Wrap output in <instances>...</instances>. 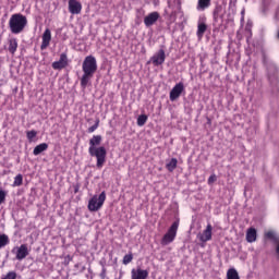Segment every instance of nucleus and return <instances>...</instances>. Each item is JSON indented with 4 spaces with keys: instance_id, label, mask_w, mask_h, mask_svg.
<instances>
[{
    "instance_id": "1",
    "label": "nucleus",
    "mask_w": 279,
    "mask_h": 279,
    "mask_svg": "<svg viewBox=\"0 0 279 279\" xmlns=\"http://www.w3.org/2000/svg\"><path fill=\"white\" fill-rule=\"evenodd\" d=\"M102 137L101 135H93V137L89 140V148L88 154L89 156L96 158L97 163L96 167L98 169H101L106 162V147L99 146L101 145Z\"/></svg>"
},
{
    "instance_id": "2",
    "label": "nucleus",
    "mask_w": 279,
    "mask_h": 279,
    "mask_svg": "<svg viewBox=\"0 0 279 279\" xmlns=\"http://www.w3.org/2000/svg\"><path fill=\"white\" fill-rule=\"evenodd\" d=\"M83 76L81 78L82 88L88 86V82L93 80L95 73H97V59L93 56H87L82 64Z\"/></svg>"
},
{
    "instance_id": "3",
    "label": "nucleus",
    "mask_w": 279,
    "mask_h": 279,
    "mask_svg": "<svg viewBox=\"0 0 279 279\" xmlns=\"http://www.w3.org/2000/svg\"><path fill=\"white\" fill-rule=\"evenodd\" d=\"M263 63L265 64L268 72V80L271 86L272 95H278L279 93V83H278V68L274 62L269 60L267 54L263 53Z\"/></svg>"
},
{
    "instance_id": "4",
    "label": "nucleus",
    "mask_w": 279,
    "mask_h": 279,
    "mask_svg": "<svg viewBox=\"0 0 279 279\" xmlns=\"http://www.w3.org/2000/svg\"><path fill=\"white\" fill-rule=\"evenodd\" d=\"M11 34H21L27 27V17L21 13L11 15L9 20Z\"/></svg>"
},
{
    "instance_id": "5",
    "label": "nucleus",
    "mask_w": 279,
    "mask_h": 279,
    "mask_svg": "<svg viewBox=\"0 0 279 279\" xmlns=\"http://www.w3.org/2000/svg\"><path fill=\"white\" fill-rule=\"evenodd\" d=\"M106 202V192H101L99 195H94L87 205L89 213H97V210H101L104 204Z\"/></svg>"
},
{
    "instance_id": "6",
    "label": "nucleus",
    "mask_w": 279,
    "mask_h": 279,
    "mask_svg": "<svg viewBox=\"0 0 279 279\" xmlns=\"http://www.w3.org/2000/svg\"><path fill=\"white\" fill-rule=\"evenodd\" d=\"M178 228H180V221H174L168 229L167 233L161 239V245H169L175 241L178 236Z\"/></svg>"
},
{
    "instance_id": "7",
    "label": "nucleus",
    "mask_w": 279,
    "mask_h": 279,
    "mask_svg": "<svg viewBox=\"0 0 279 279\" xmlns=\"http://www.w3.org/2000/svg\"><path fill=\"white\" fill-rule=\"evenodd\" d=\"M11 252L12 254H15L16 260H24V258H27V256H29V248L27 247V244L15 246L12 248Z\"/></svg>"
},
{
    "instance_id": "8",
    "label": "nucleus",
    "mask_w": 279,
    "mask_h": 279,
    "mask_svg": "<svg viewBox=\"0 0 279 279\" xmlns=\"http://www.w3.org/2000/svg\"><path fill=\"white\" fill-rule=\"evenodd\" d=\"M182 8L181 0H168V8L166 9V14L169 16H175Z\"/></svg>"
},
{
    "instance_id": "9",
    "label": "nucleus",
    "mask_w": 279,
    "mask_h": 279,
    "mask_svg": "<svg viewBox=\"0 0 279 279\" xmlns=\"http://www.w3.org/2000/svg\"><path fill=\"white\" fill-rule=\"evenodd\" d=\"M184 93V83L180 82L177 83L172 89L170 90V101H177V99H180V96Z\"/></svg>"
},
{
    "instance_id": "10",
    "label": "nucleus",
    "mask_w": 279,
    "mask_h": 279,
    "mask_svg": "<svg viewBox=\"0 0 279 279\" xmlns=\"http://www.w3.org/2000/svg\"><path fill=\"white\" fill-rule=\"evenodd\" d=\"M68 65L69 57H66L65 52L60 54V59L58 61L52 62V69H54V71H62V69H65Z\"/></svg>"
},
{
    "instance_id": "11",
    "label": "nucleus",
    "mask_w": 279,
    "mask_h": 279,
    "mask_svg": "<svg viewBox=\"0 0 279 279\" xmlns=\"http://www.w3.org/2000/svg\"><path fill=\"white\" fill-rule=\"evenodd\" d=\"M165 60H167V54L165 53L163 49H160L150 58V62L154 64V66H160V64H165Z\"/></svg>"
},
{
    "instance_id": "12",
    "label": "nucleus",
    "mask_w": 279,
    "mask_h": 279,
    "mask_svg": "<svg viewBox=\"0 0 279 279\" xmlns=\"http://www.w3.org/2000/svg\"><path fill=\"white\" fill-rule=\"evenodd\" d=\"M198 239L202 243H208L213 239V225L208 223L206 229L198 234Z\"/></svg>"
},
{
    "instance_id": "13",
    "label": "nucleus",
    "mask_w": 279,
    "mask_h": 279,
    "mask_svg": "<svg viewBox=\"0 0 279 279\" xmlns=\"http://www.w3.org/2000/svg\"><path fill=\"white\" fill-rule=\"evenodd\" d=\"M225 19H226V11L221 8H217L214 11V22L216 23V25H218V27L223 26Z\"/></svg>"
},
{
    "instance_id": "14",
    "label": "nucleus",
    "mask_w": 279,
    "mask_h": 279,
    "mask_svg": "<svg viewBox=\"0 0 279 279\" xmlns=\"http://www.w3.org/2000/svg\"><path fill=\"white\" fill-rule=\"evenodd\" d=\"M50 44H51V29L46 28L41 36V45H40L41 51H45V49H47V47H49Z\"/></svg>"
},
{
    "instance_id": "15",
    "label": "nucleus",
    "mask_w": 279,
    "mask_h": 279,
    "mask_svg": "<svg viewBox=\"0 0 279 279\" xmlns=\"http://www.w3.org/2000/svg\"><path fill=\"white\" fill-rule=\"evenodd\" d=\"M160 19V13L158 12H151L148 15L144 17V25L147 27H151L158 20Z\"/></svg>"
},
{
    "instance_id": "16",
    "label": "nucleus",
    "mask_w": 279,
    "mask_h": 279,
    "mask_svg": "<svg viewBox=\"0 0 279 279\" xmlns=\"http://www.w3.org/2000/svg\"><path fill=\"white\" fill-rule=\"evenodd\" d=\"M149 277V270H143L141 267L137 269H132L131 278L132 279H147Z\"/></svg>"
},
{
    "instance_id": "17",
    "label": "nucleus",
    "mask_w": 279,
    "mask_h": 279,
    "mask_svg": "<svg viewBox=\"0 0 279 279\" xmlns=\"http://www.w3.org/2000/svg\"><path fill=\"white\" fill-rule=\"evenodd\" d=\"M69 12L71 14H80L82 12V3L77 0H69Z\"/></svg>"
},
{
    "instance_id": "18",
    "label": "nucleus",
    "mask_w": 279,
    "mask_h": 279,
    "mask_svg": "<svg viewBox=\"0 0 279 279\" xmlns=\"http://www.w3.org/2000/svg\"><path fill=\"white\" fill-rule=\"evenodd\" d=\"M258 236V232L256 231V228L251 227L246 231V241L247 243H254Z\"/></svg>"
},
{
    "instance_id": "19",
    "label": "nucleus",
    "mask_w": 279,
    "mask_h": 279,
    "mask_svg": "<svg viewBox=\"0 0 279 279\" xmlns=\"http://www.w3.org/2000/svg\"><path fill=\"white\" fill-rule=\"evenodd\" d=\"M48 149H49V144L41 143L34 148L33 154L34 156H40L43 151H47Z\"/></svg>"
},
{
    "instance_id": "20",
    "label": "nucleus",
    "mask_w": 279,
    "mask_h": 279,
    "mask_svg": "<svg viewBox=\"0 0 279 279\" xmlns=\"http://www.w3.org/2000/svg\"><path fill=\"white\" fill-rule=\"evenodd\" d=\"M9 53H11L12 56H14L16 53V50L19 49V41L16 40V38H11L9 40Z\"/></svg>"
},
{
    "instance_id": "21",
    "label": "nucleus",
    "mask_w": 279,
    "mask_h": 279,
    "mask_svg": "<svg viewBox=\"0 0 279 279\" xmlns=\"http://www.w3.org/2000/svg\"><path fill=\"white\" fill-rule=\"evenodd\" d=\"M206 29H208V26H206V24L204 23L198 24L197 32H196V36L198 40H202L204 38V34H206Z\"/></svg>"
},
{
    "instance_id": "22",
    "label": "nucleus",
    "mask_w": 279,
    "mask_h": 279,
    "mask_svg": "<svg viewBox=\"0 0 279 279\" xmlns=\"http://www.w3.org/2000/svg\"><path fill=\"white\" fill-rule=\"evenodd\" d=\"M178 167V159L172 158L167 165H166V169H168V171H175V168Z\"/></svg>"
},
{
    "instance_id": "23",
    "label": "nucleus",
    "mask_w": 279,
    "mask_h": 279,
    "mask_svg": "<svg viewBox=\"0 0 279 279\" xmlns=\"http://www.w3.org/2000/svg\"><path fill=\"white\" fill-rule=\"evenodd\" d=\"M227 279H241V277H239V272L236 271V269L230 268L227 271Z\"/></svg>"
},
{
    "instance_id": "24",
    "label": "nucleus",
    "mask_w": 279,
    "mask_h": 279,
    "mask_svg": "<svg viewBox=\"0 0 279 279\" xmlns=\"http://www.w3.org/2000/svg\"><path fill=\"white\" fill-rule=\"evenodd\" d=\"M210 8V0H198L197 10H206Z\"/></svg>"
},
{
    "instance_id": "25",
    "label": "nucleus",
    "mask_w": 279,
    "mask_h": 279,
    "mask_svg": "<svg viewBox=\"0 0 279 279\" xmlns=\"http://www.w3.org/2000/svg\"><path fill=\"white\" fill-rule=\"evenodd\" d=\"M266 239H270V241H274V243H279V236L276 235L274 231H268L265 234Z\"/></svg>"
},
{
    "instance_id": "26",
    "label": "nucleus",
    "mask_w": 279,
    "mask_h": 279,
    "mask_svg": "<svg viewBox=\"0 0 279 279\" xmlns=\"http://www.w3.org/2000/svg\"><path fill=\"white\" fill-rule=\"evenodd\" d=\"M10 243V238L7 234H0V250L1 247H5Z\"/></svg>"
},
{
    "instance_id": "27",
    "label": "nucleus",
    "mask_w": 279,
    "mask_h": 279,
    "mask_svg": "<svg viewBox=\"0 0 279 279\" xmlns=\"http://www.w3.org/2000/svg\"><path fill=\"white\" fill-rule=\"evenodd\" d=\"M146 123H147V116H145V114L138 116V118H137V125L140 128H143V125H145Z\"/></svg>"
},
{
    "instance_id": "28",
    "label": "nucleus",
    "mask_w": 279,
    "mask_h": 279,
    "mask_svg": "<svg viewBox=\"0 0 279 279\" xmlns=\"http://www.w3.org/2000/svg\"><path fill=\"white\" fill-rule=\"evenodd\" d=\"M23 185V174H17L14 178L13 186H22Z\"/></svg>"
},
{
    "instance_id": "29",
    "label": "nucleus",
    "mask_w": 279,
    "mask_h": 279,
    "mask_svg": "<svg viewBox=\"0 0 279 279\" xmlns=\"http://www.w3.org/2000/svg\"><path fill=\"white\" fill-rule=\"evenodd\" d=\"M37 135H38V132H36L34 130L26 132V136L29 142H33Z\"/></svg>"
},
{
    "instance_id": "30",
    "label": "nucleus",
    "mask_w": 279,
    "mask_h": 279,
    "mask_svg": "<svg viewBox=\"0 0 279 279\" xmlns=\"http://www.w3.org/2000/svg\"><path fill=\"white\" fill-rule=\"evenodd\" d=\"M131 260H134V255H132V253L124 255L123 265H130Z\"/></svg>"
},
{
    "instance_id": "31",
    "label": "nucleus",
    "mask_w": 279,
    "mask_h": 279,
    "mask_svg": "<svg viewBox=\"0 0 279 279\" xmlns=\"http://www.w3.org/2000/svg\"><path fill=\"white\" fill-rule=\"evenodd\" d=\"M252 25H253L252 21L248 20L245 28L246 36H252Z\"/></svg>"
},
{
    "instance_id": "32",
    "label": "nucleus",
    "mask_w": 279,
    "mask_h": 279,
    "mask_svg": "<svg viewBox=\"0 0 279 279\" xmlns=\"http://www.w3.org/2000/svg\"><path fill=\"white\" fill-rule=\"evenodd\" d=\"M97 128H99V119L96 120V122H95L94 125H92V126L88 128L87 132H88L89 134H93V132H95V131L97 130Z\"/></svg>"
},
{
    "instance_id": "33",
    "label": "nucleus",
    "mask_w": 279,
    "mask_h": 279,
    "mask_svg": "<svg viewBox=\"0 0 279 279\" xmlns=\"http://www.w3.org/2000/svg\"><path fill=\"white\" fill-rule=\"evenodd\" d=\"M4 279H16V271H9Z\"/></svg>"
},
{
    "instance_id": "34",
    "label": "nucleus",
    "mask_w": 279,
    "mask_h": 279,
    "mask_svg": "<svg viewBox=\"0 0 279 279\" xmlns=\"http://www.w3.org/2000/svg\"><path fill=\"white\" fill-rule=\"evenodd\" d=\"M208 184L211 185V184H215V182H217V175L216 174H211L209 178H208Z\"/></svg>"
},
{
    "instance_id": "35",
    "label": "nucleus",
    "mask_w": 279,
    "mask_h": 279,
    "mask_svg": "<svg viewBox=\"0 0 279 279\" xmlns=\"http://www.w3.org/2000/svg\"><path fill=\"white\" fill-rule=\"evenodd\" d=\"M5 202V191L0 190V205Z\"/></svg>"
},
{
    "instance_id": "36",
    "label": "nucleus",
    "mask_w": 279,
    "mask_h": 279,
    "mask_svg": "<svg viewBox=\"0 0 279 279\" xmlns=\"http://www.w3.org/2000/svg\"><path fill=\"white\" fill-rule=\"evenodd\" d=\"M100 278L106 279V267H102L101 272H100Z\"/></svg>"
},
{
    "instance_id": "37",
    "label": "nucleus",
    "mask_w": 279,
    "mask_h": 279,
    "mask_svg": "<svg viewBox=\"0 0 279 279\" xmlns=\"http://www.w3.org/2000/svg\"><path fill=\"white\" fill-rule=\"evenodd\" d=\"M241 14H242V19H241V21H243V19H244V14H245V9H242V11H241Z\"/></svg>"
}]
</instances>
